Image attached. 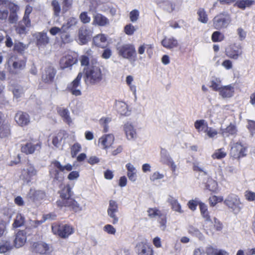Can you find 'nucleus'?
Returning a JSON list of instances; mask_svg holds the SVG:
<instances>
[{"label":"nucleus","mask_w":255,"mask_h":255,"mask_svg":"<svg viewBox=\"0 0 255 255\" xmlns=\"http://www.w3.org/2000/svg\"><path fill=\"white\" fill-rule=\"evenodd\" d=\"M254 3L253 0H238L235 4V6L240 8L244 9L246 7H249Z\"/></svg>","instance_id":"obj_41"},{"label":"nucleus","mask_w":255,"mask_h":255,"mask_svg":"<svg viewBox=\"0 0 255 255\" xmlns=\"http://www.w3.org/2000/svg\"><path fill=\"white\" fill-rule=\"evenodd\" d=\"M109 23V19L100 13H97L94 16L93 24L100 26H104Z\"/></svg>","instance_id":"obj_32"},{"label":"nucleus","mask_w":255,"mask_h":255,"mask_svg":"<svg viewBox=\"0 0 255 255\" xmlns=\"http://www.w3.org/2000/svg\"><path fill=\"white\" fill-rule=\"evenodd\" d=\"M200 211L202 217L204 219L203 228L207 234L213 233V222L210 213L208 210L207 206L203 202L199 203Z\"/></svg>","instance_id":"obj_6"},{"label":"nucleus","mask_w":255,"mask_h":255,"mask_svg":"<svg viewBox=\"0 0 255 255\" xmlns=\"http://www.w3.org/2000/svg\"><path fill=\"white\" fill-rule=\"evenodd\" d=\"M234 88L231 85L221 87L219 91L220 95L223 98H230L233 96Z\"/></svg>","instance_id":"obj_31"},{"label":"nucleus","mask_w":255,"mask_h":255,"mask_svg":"<svg viewBox=\"0 0 255 255\" xmlns=\"http://www.w3.org/2000/svg\"><path fill=\"white\" fill-rule=\"evenodd\" d=\"M119 56L124 58L135 61L137 54L134 45L132 43L124 44L117 47Z\"/></svg>","instance_id":"obj_4"},{"label":"nucleus","mask_w":255,"mask_h":255,"mask_svg":"<svg viewBox=\"0 0 255 255\" xmlns=\"http://www.w3.org/2000/svg\"><path fill=\"white\" fill-rule=\"evenodd\" d=\"M169 202L171 206L172 210L174 211L182 213L183 211L181 209L180 204L178 203V201L174 198H171L169 199Z\"/></svg>","instance_id":"obj_45"},{"label":"nucleus","mask_w":255,"mask_h":255,"mask_svg":"<svg viewBox=\"0 0 255 255\" xmlns=\"http://www.w3.org/2000/svg\"><path fill=\"white\" fill-rule=\"evenodd\" d=\"M37 173V171L34 166L31 164H29L26 169L22 170L21 177L23 180L29 182L33 176L36 175Z\"/></svg>","instance_id":"obj_21"},{"label":"nucleus","mask_w":255,"mask_h":255,"mask_svg":"<svg viewBox=\"0 0 255 255\" xmlns=\"http://www.w3.org/2000/svg\"><path fill=\"white\" fill-rule=\"evenodd\" d=\"M74 0H61V7L58 0H52L51 5L52 7L53 15L59 17L60 13L65 14L69 11L73 6Z\"/></svg>","instance_id":"obj_3"},{"label":"nucleus","mask_w":255,"mask_h":255,"mask_svg":"<svg viewBox=\"0 0 255 255\" xmlns=\"http://www.w3.org/2000/svg\"><path fill=\"white\" fill-rule=\"evenodd\" d=\"M224 204L235 213H238L242 208V203L238 196L231 194L224 201Z\"/></svg>","instance_id":"obj_10"},{"label":"nucleus","mask_w":255,"mask_h":255,"mask_svg":"<svg viewBox=\"0 0 255 255\" xmlns=\"http://www.w3.org/2000/svg\"><path fill=\"white\" fill-rule=\"evenodd\" d=\"M56 111L58 115L61 117L63 121L68 125L72 123V119L70 116V112L67 108L57 107Z\"/></svg>","instance_id":"obj_26"},{"label":"nucleus","mask_w":255,"mask_h":255,"mask_svg":"<svg viewBox=\"0 0 255 255\" xmlns=\"http://www.w3.org/2000/svg\"><path fill=\"white\" fill-rule=\"evenodd\" d=\"M208 253L210 255H229L228 253L224 250H218L212 247L208 249Z\"/></svg>","instance_id":"obj_53"},{"label":"nucleus","mask_w":255,"mask_h":255,"mask_svg":"<svg viewBox=\"0 0 255 255\" xmlns=\"http://www.w3.org/2000/svg\"><path fill=\"white\" fill-rule=\"evenodd\" d=\"M247 128L249 129L251 134L253 135L255 133V121L248 120Z\"/></svg>","instance_id":"obj_59"},{"label":"nucleus","mask_w":255,"mask_h":255,"mask_svg":"<svg viewBox=\"0 0 255 255\" xmlns=\"http://www.w3.org/2000/svg\"><path fill=\"white\" fill-rule=\"evenodd\" d=\"M194 127L198 131L201 130V128H202V129L206 128V129L205 132L211 138L214 137L218 134V132L216 129L211 127H208L207 123L204 120H197L194 123Z\"/></svg>","instance_id":"obj_18"},{"label":"nucleus","mask_w":255,"mask_h":255,"mask_svg":"<svg viewBox=\"0 0 255 255\" xmlns=\"http://www.w3.org/2000/svg\"><path fill=\"white\" fill-rule=\"evenodd\" d=\"M245 197L248 201H254L255 200V193L247 190L245 192Z\"/></svg>","instance_id":"obj_63"},{"label":"nucleus","mask_w":255,"mask_h":255,"mask_svg":"<svg viewBox=\"0 0 255 255\" xmlns=\"http://www.w3.org/2000/svg\"><path fill=\"white\" fill-rule=\"evenodd\" d=\"M147 212L148 213V217L150 219L154 218L156 217H158L160 214L162 213L160 210L156 207L148 208Z\"/></svg>","instance_id":"obj_51"},{"label":"nucleus","mask_w":255,"mask_h":255,"mask_svg":"<svg viewBox=\"0 0 255 255\" xmlns=\"http://www.w3.org/2000/svg\"><path fill=\"white\" fill-rule=\"evenodd\" d=\"M57 70L52 65L45 66L41 72V80L46 84H51L54 82Z\"/></svg>","instance_id":"obj_8"},{"label":"nucleus","mask_w":255,"mask_h":255,"mask_svg":"<svg viewBox=\"0 0 255 255\" xmlns=\"http://www.w3.org/2000/svg\"><path fill=\"white\" fill-rule=\"evenodd\" d=\"M57 206L61 208L64 207H67L70 210L75 213H77L82 210V207L73 198L67 200L66 202L63 201H57Z\"/></svg>","instance_id":"obj_17"},{"label":"nucleus","mask_w":255,"mask_h":255,"mask_svg":"<svg viewBox=\"0 0 255 255\" xmlns=\"http://www.w3.org/2000/svg\"><path fill=\"white\" fill-rule=\"evenodd\" d=\"M27 48L26 45L21 42H15L13 45V51L20 54H23Z\"/></svg>","instance_id":"obj_42"},{"label":"nucleus","mask_w":255,"mask_h":255,"mask_svg":"<svg viewBox=\"0 0 255 255\" xmlns=\"http://www.w3.org/2000/svg\"><path fill=\"white\" fill-rule=\"evenodd\" d=\"M205 188L206 189L212 192H216L218 189V183L216 181L213 179H209L206 183Z\"/></svg>","instance_id":"obj_40"},{"label":"nucleus","mask_w":255,"mask_h":255,"mask_svg":"<svg viewBox=\"0 0 255 255\" xmlns=\"http://www.w3.org/2000/svg\"><path fill=\"white\" fill-rule=\"evenodd\" d=\"M104 231L109 234L115 235L116 229L111 225L107 224L104 227Z\"/></svg>","instance_id":"obj_64"},{"label":"nucleus","mask_w":255,"mask_h":255,"mask_svg":"<svg viewBox=\"0 0 255 255\" xmlns=\"http://www.w3.org/2000/svg\"><path fill=\"white\" fill-rule=\"evenodd\" d=\"M230 16L225 12H221L216 15L213 19L214 28L220 30L226 28L230 23Z\"/></svg>","instance_id":"obj_9"},{"label":"nucleus","mask_w":255,"mask_h":255,"mask_svg":"<svg viewBox=\"0 0 255 255\" xmlns=\"http://www.w3.org/2000/svg\"><path fill=\"white\" fill-rule=\"evenodd\" d=\"M12 249L9 243L6 242L4 244L0 243V253H5Z\"/></svg>","instance_id":"obj_55"},{"label":"nucleus","mask_w":255,"mask_h":255,"mask_svg":"<svg viewBox=\"0 0 255 255\" xmlns=\"http://www.w3.org/2000/svg\"><path fill=\"white\" fill-rule=\"evenodd\" d=\"M225 39L224 35L219 31H214L211 36V39L214 42H221Z\"/></svg>","instance_id":"obj_49"},{"label":"nucleus","mask_w":255,"mask_h":255,"mask_svg":"<svg viewBox=\"0 0 255 255\" xmlns=\"http://www.w3.org/2000/svg\"><path fill=\"white\" fill-rule=\"evenodd\" d=\"M33 8L32 6H30L29 5H27L25 7V10L24 11V16L22 18H24V19H26L27 21L29 22V21H31L29 16L30 14L31 13L32 11Z\"/></svg>","instance_id":"obj_62"},{"label":"nucleus","mask_w":255,"mask_h":255,"mask_svg":"<svg viewBox=\"0 0 255 255\" xmlns=\"http://www.w3.org/2000/svg\"><path fill=\"white\" fill-rule=\"evenodd\" d=\"M227 155L226 152L224 151V148H220L216 150L212 154V157L215 159H222Z\"/></svg>","instance_id":"obj_52"},{"label":"nucleus","mask_w":255,"mask_h":255,"mask_svg":"<svg viewBox=\"0 0 255 255\" xmlns=\"http://www.w3.org/2000/svg\"><path fill=\"white\" fill-rule=\"evenodd\" d=\"M116 108L118 113L120 115L122 116L128 115V107L126 103L119 101L116 103Z\"/></svg>","instance_id":"obj_35"},{"label":"nucleus","mask_w":255,"mask_h":255,"mask_svg":"<svg viewBox=\"0 0 255 255\" xmlns=\"http://www.w3.org/2000/svg\"><path fill=\"white\" fill-rule=\"evenodd\" d=\"M14 119L17 125L21 127L27 126L30 123L29 115L21 111H18L16 113Z\"/></svg>","instance_id":"obj_19"},{"label":"nucleus","mask_w":255,"mask_h":255,"mask_svg":"<svg viewBox=\"0 0 255 255\" xmlns=\"http://www.w3.org/2000/svg\"><path fill=\"white\" fill-rule=\"evenodd\" d=\"M73 166L67 163L64 165L61 164L60 162L57 160H53L49 165V175L52 179L53 182H62L64 179V174L65 171L70 172L68 175L67 178L69 180L77 179L80 176L79 172L78 171H72Z\"/></svg>","instance_id":"obj_2"},{"label":"nucleus","mask_w":255,"mask_h":255,"mask_svg":"<svg viewBox=\"0 0 255 255\" xmlns=\"http://www.w3.org/2000/svg\"><path fill=\"white\" fill-rule=\"evenodd\" d=\"M61 200L57 201H63L64 203L67 200L71 199L73 195L72 188L69 184H66L58 192Z\"/></svg>","instance_id":"obj_22"},{"label":"nucleus","mask_w":255,"mask_h":255,"mask_svg":"<svg viewBox=\"0 0 255 255\" xmlns=\"http://www.w3.org/2000/svg\"><path fill=\"white\" fill-rule=\"evenodd\" d=\"M42 147V142L40 141L35 142L29 141L21 145V152L26 155L33 154L36 151H40Z\"/></svg>","instance_id":"obj_11"},{"label":"nucleus","mask_w":255,"mask_h":255,"mask_svg":"<svg viewBox=\"0 0 255 255\" xmlns=\"http://www.w3.org/2000/svg\"><path fill=\"white\" fill-rule=\"evenodd\" d=\"M134 26L131 23L127 24L124 27V32L127 35H131L135 31Z\"/></svg>","instance_id":"obj_56"},{"label":"nucleus","mask_w":255,"mask_h":255,"mask_svg":"<svg viewBox=\"0 0 255 255\" xmlns=\"http://www.w3.org/2000/svg\"><path fill=\"white\" fill-rule=\"evenodd\" d=\"M162 45L167 49H171L176 47L178 46L177 40L173 38H164L161 41Z\"/></svg>","instance_id":"obj_34"},{"label":"nucleus","mask_w":255,"mask_h":255,"mask_svg":"<svg viewBox=\"0 0 255 255\" xmlns=\"http://www.w3.org/2000/svg\"><path fill=\"white\" fill-rule=\"evenodd\" d=\"M31 21H27L26 19L22 18L14 26L16 33L22 35L27 33V28L30 27Z\"/></svg>","instance_id":"obj_24"},{"label":"nucleus","mask_w":255,"mask_h":255,"mask_svg":"<svg viewBox=\"0 0 255 255\" xmlns=\"http://www.w3.org/2000/svg\"><path fill=\"white\" fill-rule=\"evenodd\" d=\"M238 132L237 127L235 125L230 123L225 128L221 129V133L223 135L229 136V135H236Z\"/></svg>","instance_id":"obj_33"},{"label":"nucleus","mask_w":255,"mask_h":255,"mask_svg":"<svg viewBox=\"0 0 255 255\" xmlns=\"http://www.w3.org/2000/svg\"><path fill=\"white\" fill-rule=\"evenodd\" d=\"M60 36L62 42L64 44L69 43L72 41V38H71L70 33L67 30L63 29L61 32Z\"/></svg>","instance_id":"obj_44"},{"label":"nucleus","mask_w":255,"mask_h":255,"mask_svg":"<svg viewBox=\"0 0 255 255\" xmlns=\"http://www.w3.org/2000/svg\"><path fill=\"white\" fill-rule=\"evenodd\" d=\"M49 245L42 242L38 241L31 243L30 251L34 254L47 255L50 253Z\"/></svg>","instance_id":"obj_12"},{"label":"nucleus","mask_w":255,"mask_h":255,"mask_svg":"<svg viewBox=\"0 0 255 255\" xmlns=\"http://www.w3.org/2000/svg\"><path fill=\"white\" fill-rule=\"evenodd\" d=\"M119 212V205L117 201L110 200L109 201V205L107 209L108 216L112 219L113 224H117L119 222V217L116 213Z\"/></svg>","instance_id":"obj_15"},{"label":"nucleus","mask_w":255,"mask_h":255,"mask_svg":"<svg viewBox=\"0 0 255 255\" xmlns=\"http://www.w3.org/2000/svg\"><path fill=\"white\" fill-rule=\"evenodd\" d=\"M77 62L78 58L76 55L72 53L67 54L60 59L59 64L61 68L64 69L71 67Z\"/></svg>","instance_id":"obj_16"},{"label":"nucleus","mask_w":255,"mask_h":255,"mask_svg":"<svg viewBox=\"0 0 255 255\" xmlns=\"http://www.w3.org/2000/svg\"><path fill=\"white\" fill-rule=\"evenodd\" d=\"M243 53L242 46L235 44L229 46L225 51L227 57L234 60H237L242 56Z\"/></svg>","instance_id":"obj_14"},{"label":"nucleus","mask_w":255,"mask_h":255,"mask_svg":"<svg viewBox=\"0 0 255 255\" xmlns=\"http://www.w3.org/2000/svg\"><path fill=\"white\" fill-rule=\"evenodd\" d=\"M126 166L128 170L127 176L129 179L132 181H135L136 179L135 168L129 163L127 164Z\"/></svg>","instance_id":"obj_38"},{"label":"nucleus","mask_w":255,"mask_h":255,"mask_svg":"<svg viewBox=\"0 0 255 255\" xmlns=\"http://www.w3.org/2000/svg\"><path fill=\"white\" fill-rule=\"evenodd\" d=\"M45 197V193L42 190H36L30 189L28 194L27 198L33 202L39 201L43 199Z\"/></svg>","instance_id":"obj_23"},{"label":"nucleus","mask_w":255,"mask_h":255,"mask_svg":"<svg viewBox=\"0 0 255 255\" xmlns=\"http://www.w3.org/2000/svg\"><path fill=\"white\" fill-rule=\"evenodd\" d=\"M124 129L127 137L128 139H132L136 137V132L133 126L129 122H127L124 126Z\"/></svg>","instance_id":"obj_30"},{"label":"nucleus","mask_w":255,"mask_h":255,"mask_svg":"<svg viewBox=\"0 0 255 255\" xmlns=\"http://www.w3.org/2000/svg\"><path fill=\"white\" fill-rule=\"evenodd\" d=\"M223 197L222 196H217L213 195L209 197V202L211 207H214L218 203L222 202L223 201Z\"/></svg>","instance_id":"obj_50"},{"label":"nucleus","mask_w":255,"mask_h":255,"mask_svg":"<svg viewBox=\"0 0 255 255\" xmlns=\"http://www.w3.org/2000/svg\"><path fill=\"white\" fill-rule=\"evenodd\" d=\"M10 134V129L8 125H4L0 127V138H5Z\"/></svg>","instance_id":"obj_47"},{"label":"nucleus","mask_w":255,"mask_h":255,"mask_svg":"<svg viewBox=\"0 0 255 255\" xmlns=\"http://www.w3.org/2000/svg\"><path fill=\"white\" fill-rule=\"evenodd\" d=\"M83 76V73L79 72L76 78L69 83L66 89V91L75 96H79L82 95V92L78 87L80 85L81 80Z\"/></svg>","instance_id":"obj_13"},{"label":"nucleus","mask_w":255,"mask_h":255,"mask_svg":"<svg viewBox=\"0 0 255 255\" xmlns=\"http://www.w3.org/2000/svg\"><path fill=\"white\" fill-rule=\"evenodd\" d=\"M35 38L36 45L39 48L46 46L49 42V38L46 32L38 33L36 34Z\"/></svg>","instance_id":"obj_25"},{"label":"nucleus","mask_w":255,"mask_h":255,"mask_svg":"<svg viewBox=\"0 0 255 255\" xmlns=\"http://www.w3.org/2000/svg\"><path fill=\"white\" fill-rule=\"evenodd\" d=\"M90 34L88 29L86 28L81 27L78 32V37L80 41L83 44L87 43Z\"/></svg>","instance_id":"obj_37"},{"label":"nucleus","mask_w":255,"mask_h":255,"mask_svg":"<svg viewBox=\"0 0 255 255\" xmlns=\"http://www.w3.org/2000/svg\"><path fill=\"white\" fill-rule=\"evenodd\" d=\"M198 20L203 23H207L208 21V16L203 8H199L197 11Z\"/></svg>","instance_id":"obj_39"},{"label":"nucleus","mask_w":255,"mask_h":255,"mask_svg":"<svg viewBox=\"0 0 255 255\" xmlns=\"http://www.w3.org/2000/svg\"><path fill=\"white\" fill-rule=\"evenodd\" d=\"M52 231L60 238L66 239L74 233V229L70 225L54 223L52 225Z\"/></svg>","instance_id":"obj_5"},{"label":"nucleus","mask_w":255,"mask_h":255,"mask_svg":"<svg viewBox=\"0 0 255 255\" xmlns=\"http://www.w3.org/2000/svg\"><path fill=\"white\" fill-rule=\"evenodd\" d=\"M79 18L81 21L84 24L89 23L91 21V17L88 16L86 11L82 12L79 15Z\"/></svg>","instance_id":"obj_57"},{"label":"nucleus","mask_w":255,"mask_h":255,"mask_svg":"<svg viewBox=\"0 0 255 255\" xmlns=\"http://www.w3.org/2000/svg\"><path fill=\"white\" fill-rule=\"evenodd\" d=\"M137 248L138 255H154L152 248L146 244H139Z\"/></svg>","instance_id":"obj_28"},{"label":"nucleus","mask_w":255,"mask_h":255,"mask_svg":"<svg viewBox=\"0 0 255 255\" xmlns=\"http://www.w3.org/2000/svg\"><path fill=\"white\" fill-rule=\"evenodd\" d=\"M92 51L89 49L86 52V55H82L80 57L81 66H85L83 75L85 83L88 86L100 84L105 77L102 66L96 58L92 57Z\"/></svg>","instance_id":"obj_1"},{"label":"nucleus","mask_w":255,"mask_h":255,"mask_svg":"<svg viewBox=\"0 0 255 255\" xmlns=\"http://www.w3.org/2000/svg\"><path fill=\"white\" fill-rule=\"evenodd\" d=\"M77 23V19L73 17H70L66 23H64L62 25V29L68 30L71 28L72 26L76 25Z\"/></svg>","instance_id":"obj_48"},{"label":"nucleus","mask_w":255,"mask_h":255,"mask_svg":"<svg viewBox=\"0 0 255 255\" xmlns=\"http://www.w3.org/2000/svg\"><path fill=\"white\" fill-rule=\"evenodd\" d=\"M247 147L241 142L234 143L230 151V156L233 159L240 160L247 155Z\"/></svg>","instance_id":"obj_7"},{"label":"nucleus","mask_w":255,"mask_h":255,"mask_svg":"<svg viewBox=\"0 0 255 255\" xmlns=\"http://www.w3.org/2000/svg\"><path fill=\"white\" fill-rule=\"evenodd\" d=\"M107 38L104 34H99L93 37V43L97 47L105 48L107 47Z\"/></svg>","instance_id":"obj_27"},{"label":"nucleus","mask_w":255,"mask_h":255,"mask_svg":"<svg viewBox=\"0 0 255 255\" xmlns=\"http://www.w3.org/2000/svg\"><path fill=\"white\" fill-rule=\"evenodd\" d=\"M114 136L112 134H106L99 139V142L103 146L104 149L110 147L114 143Z\"/></svg>","instance_id":"obj_29"},{"label":"nucleus","mask_w":255,"mask_h":255,"mask_svg":"<svg viewBox=\"0 0 255 255\" xmlns=\"http://www.w3.org/2000/svg\"><path fill=\"white\" fill-rule=\"evenodd\" d=\"M26 60L20 59L14 61L12 64V68L15 70H21L23 69L26 65Z\"/></svg>","instance_id":"obj_43"},{"label":"nucleus","mask_w":255,"mask_h":255,"mask_svg":"<svg viewBox=\"0 0 255 255\" xmlns=\"http://www.w3.org/2000/svg\"><path fill=\"white\" fill-rule=\"evenodd\" d=\"M27 240L26 232L25 230H18L15 235L13 245L16 248L23 246Z\"/></svg>","instance_id":"obj_20"},{"label":"nucleus","mask_w":255,"mask_h":255,"mask_svg":"<svg viewBox=\"0 0 255 255\" xmlns=\"http://www.w3.org/2000/svg\"><path fill=\"white\" fill-rule=\"evenodd\" d=\"M220 83L221 81L220 80H218L217 79H216V80H212L211 81V85L210 87L213 90L215 91H218L219 92L221 89V87L220 86Z\"/></svg>","instance_id":"obj_58"},{"label":"nucleus","mask_w":255,"mask_h":255,"mask_svg":"<svg viewBox=\"0 0 255 255\" xmlns=\"http://www.w3.org/2000/svg\"><path fill=\"white\" fill-rule=\"evenodd\" d=\"M25 223V219L24 215L21 213H18L14 220L12 227L13 229H16L24 226Z\"/></svg>","instance_id":"obj_36"},{"label":"nucleus","mask_w":255,"mask_h":255,"mask_svg":"<svg viewBox=\"0 0 255 255\" xmlns=\"http://www.w3.org/2000/svg\"><path fill=\"white\" fill-rule=\"evenodd\" d=\"M139 13L138 10L133 9L129 13V18L131 21H136L139 17Z\"/></svg>","instance_id":"obj_60"},{"label":"nucleus","mask_w":255,"mask_h":255,"mask_svg":"<svg viewBox=\"0 0 255 255\" xmlns=\"http://www.w3.org/2000/svg\"><path fill=\"white\" fill-rule=\"evenodd\" d=\"M82 146L78 142H75L70 147V152L72 157H75L78 153L81 150Z\"/></svg>","instance_id":"obj_46"},{"label":"nucleus","mask_w":255,"mask_h":255,"mask_svg":"<svg viewBox=\"0 0 255 255\" xmlns=\"http://www.w3.org/2000/svg\"><path fill=\"white\" fill-rule=\"evenodd\" d=\"M158 217V222L160 224V227L163 228V229L164 230L166 227L167 223L166 214L162 212Z\"/></svg>","instance_id":"obj_54"},{"label":"nucleus","mask_w":255,"mask_h":255,"mask_svg":"<svg viewBox=\"0 0 255 255\" xmlns=\"http://www.w3.org/2000/svg\"><path fill=\"white\" fill-rule=\"evenodd\" d=\"M223 227L222 223L216 217L214 218V225H213V229L214 228L217 231H220ZM213 232L212 233L213 234Z\"/></svg>","instance_id":"obj_61"}]
</instances>
